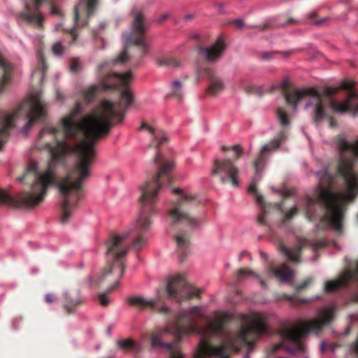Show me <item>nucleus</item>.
<instances>
[{
    "label": "nucleus",
    "mask_w": 358,
    "mask_h": 358,
    "mask_svg": "<svg viewBox=\"0 0 358 358\" xmlns=\"http://www.w3.org/2000/svg\"><path fill=\"white\" fill-rule=\"evenodd\" d=\"M229 150H233L235 153V157H234V160H238L243 155V148L240 145H234L231 147L223 145L222 147V150L223 152H226Z\"/></svg>",
    "instance_id": "26"
},
{
    "label": "nucleus",
    "mask_w": 358,
    "mask_h": 358,
    "mask_svg": "<svg viewBox=\"0 0 358 358\" xmlns=\"http://www.w3.org/2000/svg\"><path fill=\"white\" fill-rule=\"evenodd\" d=\"M50 13V15H62V12L61 10V9L55 5H51Z\"/></svg>",
    "instance_id": "38"
},
{
    "label": "nucleus",
    "mask_w": 358,
    "mask_h": 358,
    "mask_svg": "<svg viewBox=\"0 0 358 358\" xmlns=\"http://www.w3.org/2000/svg\"><path fill=\"white\" fill-rule=\"evenodd\" d=\"M182 84L179 80H176L173 82L171 88V92L167 96H173L178 101L182 99Z\"/></svg>",
    "instance_id": "24"
},
{
    "label": "nucleus",
    "mask_w": 358,
    "mask_h": 358,
    "mask_svg": "<svg viewBox=\"0 0 358 358\" xmlns=\"http://www.w3.org/2000/svg\"><path fill=\"white\" fill-rule=\"evenodd\" d=\"M0 70L2 77L0 80V95L6 90L12 80L13 65L6 61L0 55ZM24 113L27 122L24 127L27 131L31 128L37 120L46 115L41 93L36 92L23 101L17 109L13 113L0 110V150L9 136L10 129L14 126V120L21 114Z\"/></svg>",
    "instance_id": "6"
},
{
    "label": "nucleus",
    "mask_w": 358,
    "mask_h": 358,
    "mask_svg": "<svg viewBox=\"0 0 358 358\" xmlns=\"http://www.w3.org/2000/svg\"><path fill=\"white\" fill-rule=\"evenodd\" d=\"M138 130H147L152 136V138L148 145L149 148L159 149L168 142V138L164 131L156 130L153 127L148 125L145 122H142Z\"/></svg>",
    "instance_id": "16"
},
{
    "label": "nucleus",
    "mask_w": 358,
    "mask_h": 358,
    "mask_svg": "<svg viewBox=\"0 0 358 358\" xmlns=\"http://www.w3.org/2000/svg\"><path fill=\"white\" fill-rule=\"evenodd\" d=\"M162 301V296L158 292L157 299H146L145 298L131 296L127 298L128 304L138 310H145L148 308L152 312L162 315H169L171 310L166 306H159L158 303Z\"/></svg>",
    "instance_id": "13"
},
{
    "label": "nucleus",
    "mask_w": 358,
    "mask_h": 358,
    "mask_svg": "<svg viewBox=\"0 0 358 358\" xmlns=\"http://www.w3.org/2000/svg\"><path fill=\"white\" fill-rule=\"evenodd\" d=\"M205 73L209 82L206 92L210 95L215 96L224 89V82L222 79L215 73L214 70L210 68L205 69Z\"/></svg>",
    "instance_id": "17"
},
{
    "label": "nucleus",
    "mask_w": 358,
    "mask_h": 358,
    "mask_svg": "<svg viewBox=\"0 0 358 358\" xmlns=\"http://www.w3.org/2000/svg\"><path fill=\"white\" fill-rule=\"evenodd\" d=\"M175 18L173 17V15L171 13H164L160 17L159 21H165V20H174Z\"/></svg>",
    "instance_id": "42"
},
{
    "label": "nucleus",
    "mask_w": 358,
    "mask_h": 358,
    "mask_svg": "<svg viewBox=\"0 0 358 358\" xmlns=\"http://www.w3.org/2000/svg\"><path fill=\"white\" fill-rule=\"evenodd\" d=\"M248 277H255L259 278L261 286L262 287H266V282L262 279L259 275L256 273L254 271L246 268H240L237 271L236 278L238 281H241Z\"/></svg>",
    "instance_id": "22"
},
{
    "label": "nucleus",
    "mask_w": 358,
    "mask_h": 358,
    "mask_svg": "<svg viewBox=\"0 0 358 358\" xmlns=\"http://www.w3.org/2000/svg\"><path fill=\"white\" fill-rule=\"evenodd\" d=\"M313 249L317 250L325 245L324 240L313 241L308 243Z\"/></svg>",
    "instance_id": "36"
},
{
    "label": "nucleus",
    "mask_w": 358,
    "mask_h": 358,
    "mask_svg": "<svg viewBox=\"0 0 358 358\" xmlns=\"http://www.w3.org/2000/svg\"><path fill=\"white\" fill-rule=\"evenodd\" d=\"M145 20L144 15L141 12H137L134 14V22H143Z\"/></svg>",
    "instance_id": "39"
},
{
    "label": "nucleus",
    "mask_w": 358,
    "mask_h": 358,
    "mask_svg": "<svg viewBox=\"0 0 358 358\" xmlns=\"http://www.w3.org/2000/svg\"><path fill=\"white\" fill-rule=\"evenodd\" d=\"M37 57H38V64L41 67V69H42L41 70L43 71H44L45 69H46V64H45V59L43 57V52L41 50L38 51Z\"/></svg>",
    "instance_id": "33"
},
{
    "label": "nucleus",
    "mask_w": 358,
    "mask_h": 358,
    "mask_svg": "<svg viewBox=\"0 0 358 358\" xmlns=\"http://www.w3.org/2000/svg\"><path fill=\"white\" fill-rule=\"evenodd\" d=\"M183 19L185 21L194 20L196 19V15L194 14H187Z\"/></svg>",
    "instance_id": "43"
},
{
    "label": "nucleus",
    "mask_w": 358,
    "mask_h": 358,
    "mask_svg": "<svg viewBox=\"0 0 358 358\" xmlns=\"http://www.w3.org/2000/svg\"><path fill=\"white\" fill-rule=\"evenodd\" d=\"M326 344L324 343H322L320 345V348L322 352H324L326 350Z\"/></svg>",
    "instance_id": "49"
},
{
    "label": "nucleus",
    "mask_w": 358,
    "mask_h": 358,
    "mask_svg": "<svg viewBox=\"0 0 358 358\" xmlns=\"http://www.w3.org/2000/svg\"><path fill=\"white\" fill-rule=\"evenodd\" d=\"M284 54H285L286 56H289V52H284Z\"/></svg>",
    "instance_id": "55"
},
{
    "label": "nucleus",
    "mask_w": 358,
    "mask_h": 358,
    "mask_svg": "<svg viewBox=\"0 0 358 358\" xmlns=\"http://www.w3.org/2000/svg\"><path fill=\"white\" fill-rule=\"evenodd\" d=\"M226 3L217 2L215 4V6L219 13H224L225 10H224V7L226 6Z\"/></svg>",
    "instance_id": "40"
},
{
    "label": "nucleus",
    "mask_w": 358,
    "mask_h": 358,
    "mask_svg": "<svg viewBox=\"0 0 358 358\" xmlns=\"http://www.w3.org/2000/svg\"><path fill=\"white\" fill-rule=\"evenodd\" d=\"M352 0H345V3H349L350 1H351Z\"/></svg>",
    "instance_id": "56"
},
{
    "label": "nucleus",
    "mask_w": 358,
    "mask_h": 358,
    "mask_svg": "<svg viewBox=\"0 0 358 358\" xmlns=\"http://www.w3.org/2000/svg\"><path fill=\"white\" fill-rule=\"evenodd\" d=\"M173 193L178 194L179 198L170 203L167 210V220L171 227L178 229L175 240L180 261L183 262L189 251V234L200 224V220L189 213L192 208L198 205V201L194 196L185 192L179 187L173 188Z\"/></svg>",
    "instance_id": "7"
},
{
    "label": "nucleus",
    "mask_w": 358,
    "mask_h": 358,
    "mask_svg": "<svg viewBox=\"0 0 358 358\" xmlns=\"http://www.w3.org/2000/svg\"><path fill=\"white\" fill-rule=\"evenodd\" d=\"M131 79L130 71L124 73H108L99 85L83 90V96L87 102H91L100 90L121 88L118 103L104 99L81 122L67 116L62 118L57 126H45L39 133V140L45 136L52 139L44 145L51 157L46 171L39 173L37 164L31 162L18 178L20 182H31V191L11 196L0 189V205L33 209L43 201L48 187L57 185L63 197L60 220L63 224L68 222L83 196V184L91 174L95 157L94 144L108 136L113 124L122 121L128 106L134 101L129 87Z\"/></svg>",
    "instance_id": "1"
},
{
    "label": "nucleus",
    "mask_w": 358,
    "mask_h": 358,
    "mask_svg": "<svg viewBox=\"0 0 358 358\" xmlns=\"http://www.w3.org/2000/svg\"><path fill=\"white\" fill-rule=\"evenodd\" d=\"M117 344L120 348L124 350H131L135 345L134 342L131 339L120 340Z\"/></svg>",
    "instance_id": "28"
},
{
    "label": "nucleus",
    "mask_w": 358,
    "mask_h": 358,
    "mask_svg": "<svg viewBox=\"0 0 358 358\" xmlns=\"http://www.w3.org/2000/svg\"><path fill=\"white\" fill-rule=\"evenodd\" d=\"M98 0H80L75 8V20L78 21L79 15H85L86 20L90 19L96 9Z\"/></svg>",
    "instance_id": "20"
},
{
    "label": "nucleus",
    "mask_w": 358,
    "mask_h": 358,
    "mask_svg": "<svg viewBox=\"0 0 358 358\" xmlns=\"http://www.w3.org/2000/svg\"><path fill=\"white\" fill-rule=\"evenodd\" d=\"M83 303V299L80 296L79 293L76 295L66 294L65 301L64 303V308L69 314L76 311L78 306Z\"/></svg>",
    "instance_id": "21"
},
{
    "label": "nucleus",
    "mask_w": 358,
    "mask_h": 358,
    "mask_svg": "<svg viewBox=\"0 0 358 358\" xmlns=\"http://www.w3.org/2000/svg\"><path fill=\"white\" fill-rule=\"evenodd\" d=\"M154 162L159 166V171L140 187L141 210L135 222L130 230L120 235H113L106 242L107 264L103 268L96 283H101L104 280L113 282L108 288V292L118 286L119 280L124 273L126 266L122 257L127 255L130 248L126 239L131 233L136 236L131 245L136 251L145 245L148 238L147 234L152 224L150 216L157 213L155 203L159 191L165 183L169 185L171 182L170 173L174 167V162L164 159L159 151L156 152Z\"/></svg>",
    "instance_id": "4"
},
{
    "label": "nucleus",
    "mask_w": 358,
    "mask_h": 358,
    "mask_svg": "<svg viewBox=\"0 0 358 358\" xmlns=\"http://www.w3.org/2000/svg\"><path fill=\"white\" fill-rule=\"evenodd\" d=\"M238 168L232 159H215L212 169V176H218L222 183L230 182L234 187H238Z\"/></svg>",
    "instance_id": "12"
},
{
    "label": "nucleus",
    "mask_w": 358,
    "mask_h": 358,
    "mask_svg": "<svg viewBox=\"0 0 358 358\" xmlns=\"http://www.w3.org/2000/svg\"><path fill=\"white\" fill-rule=\"evenodd\" d=\"M146 24H132L131 31L123 34L124 48L120 55L113 60V64H123L130 58L129 48L135 45L138 50V57L141 58L148 52V44L145 41Z\"/></svg>",
    "instance_id": "10"
},
{
    "label": "nucleus",
    "mask_w": 358,
    "mask_h": 358,
    "mask_svg": "<svg viewBox=\"0 0 358 358\" xmlns=\"http://www.w3.org/2000/svg\"><path fill=\"white\" fill-rule=\"evenodd\" d=\"M260 254H261V256L262 257V258H264V259L266 258V255L265 253H264L263 252H261Z\"/></svg>",
    "instance_id": "51"
},
{
    "label": "nucleus",
    "mask_w": 358,
    "mask_h": 358,
    "mask_svg": "<svg viewBox=\"0 0 358 358\" xmlns=\"http://www.w3.org/2000/svg\"><path fill=\"white\" fill-rule=\"evenodd\" d=\"M204 317L203 309L193 306L175 315L172 327L154 330L150 334L152 348L164 350L170 358H229L231 351L238 352L243 348L252 350L255 342L268 333L266 316L260 313L245 315V324L236 333L226 335L217 345H212V339L221 338L225 334L226 317H219L201 327L196 317Z\"/></svg>",
    "instance_id": "2"
},
{
    "label": "nucleus",
    "mask_w": 358,
    "mask_h": 358,
    "mask_svg": "<svg viewBox=\"0 0 358 358\" xmlns=\"http://www.w3.org/2000/svg\"><path fill=\"white\" fill-rule=\"evenodd\" d=\"M159 66H169L176 68L179 66V62L170 57H164L157 59Z\"/></svg>",
    "instance_id": "25"
},
{
    "label": "nucleus",
    "mask_w": 358,
    "mask_h": 358,
    "mask_svg": "<svg viewBox=\"0 0 358 358\" xmlns=\"http://www.w3.org/2000/svg\"><path fill=\"white\" fill-rule=\"evenodd\" d=\"M334 310L333 308H325L319 313V318L310 321H300L297 326L285 328L279 331L280 342L271 348V353L279 349L284 348L289 352L304 351L305 346L301 342L303 336L308 333L319 332L333 320Z\"/></svg>",
    "instance_id": "8"
},
{
    "label": "nucleus",
    "mask_w": 358,
    "mask_h": 358,
    "mask_svg": "<svg viewBox=\"0 0 358 358\" xmlns=\"http://www.w3.org/2000/svg\"><path fill=\"white\" fill-rule=\"evenodd\" d=\"M355 83L350 80H343L341 83V88L349 91V94L344 102L331 101V96L337 90L326 87L323 92L314 89H287V84L283 85L284 96L287 104L292 106L294 110L297 108L298 103L306 96H309V101L306 107L314 106V122L320 123L327 117L325 109L328 106L337 113L345 112L358 113V93L353 92Z\"/></svg>",
    "instance_id": "5"
},
{
    "label": "nucleus",
    "mask_w": 358,
    "mask_h": 358,
    "mask_svg": "<svg viewBox=\"0 0 358 358\" xmlns=\"http://www.w3.org/2000/svg\"><path fill=\"white\" fill-rule=\"evenodd\" d=\"M276 53L275 52H263L261 53V58L265 60H268L272 58V55Z\"/></svg>",
    "instance_id": "41"
},
{
    "label": "nucleus",
    "mask_w": 358,
    "mask_h": 358,
    "mask_svg": "<svg viewBox=\"0 0 358 358\" xmlns=\"http://www.w3.org/2000/svg\"><path fill=\"white\" fill-rule=\"evenodd\" d=\"M313 282V278L309 277L306 278L303 282L299 284L296 287V290L297 292H301L308 287L312 282Z\"/></svg>",
    "instance_id": "32"
},
{
    "label": "nucleus",
    "mask_w": 358,
    "mask_h": 358,
    "mask_svg": "<svg viewBox=\"0 0 358 358\" xmlns=\"http://www.w3.org/2000/svg\"><path fill=\"white\" fill-rule=\"evenodd\" d=\"M306 20H312V22H318V23L325 22L327 20L324 18H318L317 13L315 10L311 11L307 14Z\"/></svg>",
    "instance_id": "29"
},
{
    "label": "nucleus",
    "mask_w": 358,
    "mask_h": 358,
    "mask_svg": "<svg viewBox=\"0 0 358 358\" xmlns=\"http://www.w3.org/2000/svg\"><path fill=\"white\" fill-rule=\"evenodd\" d=\"M307 242L308 241L306 239H300L298 243L293 248H287L281 243L279 245V250L290 261L299 263L301 250L304 245L308 243Z\"/></svg>",
    "instance_id": "19"
},
{
    "label": "nucleus",
    "mask_w": 358,
    "mask_h": 358,
    "mask_svg": "<svg viewBox=\"0 0 358 358\" xmlns=\"http://www.w3.org/2000/svg\"><path fill=\"white\" fill-rule=\"evenodd\" d=\"M98 298L99 300V303L102 306H107L110 303L109 299L105 293L99 294L98 295Z\"/></svg>",
    "instance_id": "35"
},
{
    "label": "nucleus",
    "mask_w": 358,
    "mask_h": 358,
    "mask_svg": "<svg viewBox=\"0 0 358 358\" xmlns=\"http://www.w3.org/2000/svg\"><path fill=\"white\" fill-rule=\"evenodd\" d=\"M245 27V24H236V28L237 29H242Z\"/></svg>",
    "instance_id": "48"
},
{
    "label": "nucleus",
    "mask_w": 358,
    "mask_h": 358,
    "mask_svg": "<svg viewBox=\"0 0 358 358\" xmlns=\"http://www.w3.org/2000/svg\"><path fill=\"white\" fill-rule=\"evenodd\" d=\"M80 69V63L78 59L73 58L71 60L70 70L72 72H77Z\"/></svg>",
    "instance_id": "34"
},
{
    "label": "nucleus",
    "mask_w": 358,
    "mask_h": 358,
    "mask_svg": "<svg viewBox=\"0 0 358 358\" xmlns=\"http://www.w3.org/2000/svg\"><path fill=\"white\" fill-rule=\"evenodd\" d=\"M285 138V131H281L275 138L262 146L259 154L256 157L253 163L255 177L252 182H251L248 187V192L255 195L257 203L261 206V211L257 217V222L261 226L268 225L266 217L268 214V211L265 206L263 196L259 194L257 192L255 180H259L260 178L259 173L265 166L268 153L270 151L275 150L278 148Z\"/></svg>",
    "instance_id": "9"
},
{
    "label": "nucleus",
    "mask_w": 358,
    "mask_h": 358,
    "mask_svg": "<svg viewBox=\"0 0 358 358\" xmlns=\"http://www.w3.org/2000/svg\"><path fill=\"white\" fill-rule=\"evenodd\" d=\"M340 159L337 173L330 174L328 168L317 172L318 193L307 195L304 210L309 221L320 219L317 229L331 226L337 231L343 227L345 203L358 194V139L353 143L341 139L338 143Z\"/></svg>",
    "instance_id": "3"
},
{
    "label": "nucleus",
    "mask_w": 358,
    "mask_h": 358,
    "mask_svg": "<svg viewBox=\"0 0 358 358\" xmlns=\"http://www.w3.org/2000/svg\"><path fill=\"white\" fill-rule=\"evenodd\" d=\"M247 94H255L259 96H262L264 94L262 87L257 86H249L245 90Z\"/></svg>",
    "instance_id": "30"
},
{
    "label": "nucleus",
    "mask_w": 358,
    "mask_h": 358,
    "mask_svg": "<svg viewBox=\"0 0 358 358\" xmlns=\"http://www.w3.org/2000/svg\"><path fill=\"white\" fill-rule=\"evenodd\" d=\"M78 24H74L73 27L67 30V33L71 36L72 41H75L77 38V26Z\"/></svg>",
    "instance_id": "37"
},
{
    "label": "nucleus",
    "mask_w": 358,
    "mask_h": 358,
    "mask_svg": "<svg viewBox=\"0 0 358 358\" xmlns=\"http://www.w3.org/2000/svg\"><path fill=\"white\" fill-rule=\"evenodd\" d=\"M288 22L292 23V22H294L292 19H290V20L288 21Z\"/></svg>",
    "instance_id": "54"
},
{
    "label": "nucleus",
    "mask_w": 358,
    "mask_h": 358,
    "mask_svg": "<svg viewBox=\"0 0 358 358\" xmlns=\"http://www.w3.org/2000/svg\"><path fill=\"white\" fill-rule=\"evenodd\" d=\"M266 273L271 277H276L281 282H289L293 278V273L286 263L282 264L280 267L270 264Z\"/></svg>",
    "instance_id": "18"
},
{
    "label": "nucleus",
    "mask_w": 358,
    "mask_h": 358,
    "mask_svg": "<svg viewBox=\"0 0 358 358\" xmlns=\"http://www.w3.org/2000/svg\"><path fill=\"white\" fill-rule=\"evenodd\" d=\"M334 124L332 118L330 119V125L331 127Z\"/></svg>",
    "instance_id": "52"
},
{
    "label": "nucleus",
    "mask_w": 358,
    "mask_h": 358,
    "mask_svg": "<svg viewBox=\"0 0 358 358\" xmlns=\"http://www.w3.org/2000/svg\"><path fill=\"white\" fill-rule=\"evenodd\" d=\"M298 212L299 210L296 206L292 208L284 215V217L282 220V224H285L287 222H289L295 215H297Z\"/></svg>",
    "instance_id": "27"
},
{
    "label": "nucleus",
    "mask_w": 358,
    "mask_h": 358,
    "mask_svg": "<svg viewBox=\"0 0 358 358\" xmlns=\"http://www.w3.org/2000/svg\"><path fill=\"white\" fill-rule=\"evenodd\" d=\"M225 49V41L222 36H220L216 41L209 47H199V52L205 57L206 61L213 63L220 59Z\"/></svg>",
    "instance_id": "15"
},
{
    "label": "nucleus",
    "mask_w": 358,
    "mask_h": 358,
    "mask_svg": "<svg viewBox=\"0 0 358 358\" xmlns=\"http://www.w3.org/2000/svg\"><path fill=\"white\" fill-rule=\"evenodd\" d=\"M350 282L358 283V261L355 268L344 272L336 280L327 281L324 291L327 293L334 292L341 287L348 286Z\"/></svg>",
    "instance_id": "14"
},
{
    "label": "nucleus",
    "mask_w": 358,
    "mask_h": 358,
    "mask_svg": "<svg viewBox=\"0 0 358 358\" xmlns=\"http://www.w3.org/2000/svg\"><path fill=\"white\" fill-rule=\"evenodd\" d=\"M259 29H262V30L268 29H270V24H263V25L259 27Z\"/></svg>",
    "instance_id": "47"
},
{
    "label": "nucleus",
    "mask_w": 358,
    "mask_h": 358,
    "mask_svg": "<svg viewBox=\"0 0 358 358\" xmlns=\"http://www.w3.org/2000/svg\"><path fill=\"white\" fill-rule=\"evenodd\" d=\"M276 117L284 130L289 129L291 123V119L288 113L284 108L279 107L277 108Z\"/></svg>",
    "instance_id": "23"
},
{
    "label": "nucleus",
    "mask_w": 358,
    "mask_h": 358,
    "mask_svg": "<svg viewBox=\"0 0 358 358\" xmlns=\"http://www.w3.org/2000/svg\"><path fill=\"white\" fill-rule=\"evenodd\" d=\"M52 52L56 55H63L64 53V51H65L64 46H63L61 44V43H59V42L55 43L52 45Z\"/></svg>",
    "instance_id": "31"
},
{
    "label": "nucleus",
    "mask_w": 358,
    "mask_h": 358,
    "mask_svg": "<svg viewBox=\"0 0 358 358\" xmlns=\"http://www.w3.org/2000/svg\"><path fill=\"white\" fill-rule=\"evenodd\" d=\"M166 292L169 299H175L181 303L193 296L199 298L201 290L189 285L182 275H176L169 279Z\"/></svg>",
    "instance_id": "11"
},
{
    "label": "nucleus",
    "mask_w": 358,
    "mask_h": 358,
    "mask_svg": "<svg viewBox=\"0 0 358 358\" xmlns=\"http://www.w3.org/2000/svg\"><path fill=\"white\" fill-rule=\"evenodd\" d=\"M356 300L358 301V294L356 295ZM352 348L353 350L358 354V338L353 343Z\"/></svg>",
    "instance_id": "44"
},
{
    "label": "nucleus",
    "mask_w": 358,
    "mask_h": 358,
    "mask_svg": "<svg viewBox=\"0 0 358 358\" xmlns=\"http://www.w3.org/2000/svg\"><path fill=\"white\" fill-rule=\"evenodd\" d=\"M110 65V62H104L103 63H101L99 67H98V71H102L107 66H109Z\"/></svg>",
    "instance_id": "45"
},
{
    "label": "nucleus",
    "mask_w": 358,
    "mask_h": 358,
    "mask_svg": "<svg viewBox=\"0 0 358 358\" xmlns=\"http://www.w3.org/2000/svg\"><path fill=\"white\" fill-rule=\"evenodd\" d=\"M233 22H238V23L243 22V20H242V19H236Z\"/></svg>",
    "instance_id": "50"
},
{
    "label": "nucleus",
    "mask_w": 358,
    "mask_h": 358,
    "mask_svg": "<svg viewBox=\"0 0 358 358\" xmlns=\"http://www.w3.org/2000/svg\"><path fill=\"white\" fill-rule=\"evenodd\" d=\"M244 254H245V252H242L241 253L240 257L241 258L244 255Z\"/></svg>",
    "instance_id": "53"
},
{
    "label": "nucleus",
    "mask_w": 358,
    "mask_h": 358,
    "mask_svg": "<svg viewBox=\"0 0 358 358\" xmlns=\"http://www.w3.org/2000/svg\"><path fill=\"white\" fill-rule=\"evenodd\" d=\"M45 301L48 303H50L53 301V297L52 295L50 294H48L45 295Z\"/></svg>",
    "instance_id": "46"
}]
</instances>
